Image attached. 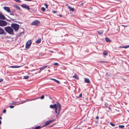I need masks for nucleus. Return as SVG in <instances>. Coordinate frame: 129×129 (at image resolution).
Listing matches in <instances>:
<instances>
[{"instance_id": "6ab92c4d", "label": "nucleus", "mask_w": 129, "mask_h": 129, "mask_svg": "<svg viewBox=\"0 0 129 129\" xmlns=\"http://www.w3.org/2000/svg\"><path fill=\"white\" fill-rule=\"evenodd\" d=\"M43 127V126H38L36 127L34 129H40Z\"/></svg>"}, {"instance_id": "f257e3e1", "label": "nucleus", "mask_w": 129, "mask_h": 129, "mask_svg": "<svg viewBox=\"0 0 129 129\" xmlns=\"http://www.w3.org/2000/svg\"><path fill=\"white\" fill-rule=\"evenodd\" d=\"M50 107L51 108H54L55 110V112L57 114L56 115V117L58 118L59 116L60 111L61 110V105L60 104L57 102L56 104H54L53 105H51Z\"/></svg>"}, {"instance_id": "4c0bfd02", "label": "nucleus", "mask_w": 129, "mask_h": 129, "mask_svg": "<svg viewBox=\"0 0 129 129\" xmlns=\"http://www.w3.org/2000/svg\"><path fill=\"white\" fill-rule=\"evenodd\" d=\"M56 12H57L55 11H53V13H56Z\"/></svg>"}, {"instance_id": "ea45409f", "label": "nucleus", "mask_w": 129, "mask_h": 129, "mask_svg": "<svg viewBox=\"0 0 129 129\" xmlns=\"http://www.w3.org/2000/svg\"><path fill=\"white\" fill-rule=\"evenodd\" d=\"M122 25L123 26H124V27H127V25Z\"/></svg>"}, {"instance_id": "dca6fc26", "label": "nucleus", "mask_w": 129, "mask_h": 129, "mask_svg": "<svg viewBox=\"0 0 129 129\" xmlns=\"http://www.w3.org/2000/svg\"><path fill=\"white\" fill-rule=\"evenodd\" d=\"M103 30H100L98 31V33L99 35H100L103 34Z\"/></svg>"}, {"instance_id": "473e14b6", "label": "nucleus", "mask_w": 129, "mask_h": 129, "mask_svg": "<svg viewBox=\"0 0 129 129\" xmlns=\"http://www.w3.org/2000/svg\"><path fill=\"white\" fill-rule=\"evenodd\" d=\"M82 93H81L79 95V96L78 97V98H80V97H82Z\"/></svg>"}, {"instance_id": "58836bf2", "label": "nucleus", "mask_w": 129, "mask_h": 129, "mask_svg": "<svg viewBox=\"0 0 129 129\" xmlns=\"http://www.w3.org/2000/svg\"><path fill=\"white\" fill-rule=\"evenodd\" d=\"M99 117L98 116H97L96 117V119H99Z\"/></svg>"}, {"instance_id": "20e7f679", "label": "nucleus", "mask_w": 129, "mask_h": 129, "mask_svg": "<svg viewBox=\"0 0 129 129\" xmlns=\"http://www.w3.org/2000/svg\"><path fill=\"white\" fill-rule=\"evenodd\" d=\"M32 43V41L31 40H29L27 41L26 44V48L27 49L29 48L31 46Z\"/></svg>"}, {"instance_id": "a19ab883", "label": "nucleus", "mask_w": 129, "mask_h": 129, "mask_svg": "<svg viewBox=\"0 0 129 129\" xmlns=\"http://www.w3.org/2000/svg\"><path fill=\"white\" fill-rule=\"evenodd\" d=\"M59 16L60 17H62V15H59Z\"/></svg>"}, {"instance_id": "c756f323", "label": "nucleus", "mask_w": 129, "mask_h": 129, "mask_svg": "<svg viewBox=\"0 0 129 129\" xmlns=\"http://www.w3.org/2000/svg\"><path fill=\"white\" fill-rule=\"evenodd\" d=\"M44 5L45 6L46 8L47 9L48 7V6L47 5V4L46 3H45L44 4Z\"/></svg>"}, {"instance_id": "f704fd0d", "label": "nucleus", "mask_w": 129, "mask_h": 129, "mask_svg": "<svg viewBox=\"0 0 129 129\" xmlns=\"http://www.w3.org/2000/svg\"><path fill=\"white\" fill-rule=\"evenodd\" d=\"M14 106H9V107L11 108H12L14 107Z\"/></svg>"}, {"instance_id": "f3484780", "label": "nucleus", "mask_w": 129, "mask_h": 129, "mask_svg": "<svg viewBox=\"0 0 129 129\" xmlns=\"http://www.w3.org/2000/svg\"><path fill=\"white\" fill-rule=\"evenodd\" d=\"M41 41V39L40 38L38 39V40H37L36 42V43L37 44H39L40 43Z\"/></svg>"}, {"instance_id": "9b49d317", "label": "nucleus", "mask_w": 129, "mask_h": 129, "mask_svg": "<svg viewBox=\"0 0 129 129\" xmlns=\"http://www.w3.org/2000/svg\"><path fill=\"white\" fill-rule=\"evenodd\" d=\"M6 17L5 16L1 13H0V19H5Z\"/></svg>"}, {"instance_id": "a18cd8bd", "label": "nucleus", "mask_w": 129, "mask_h": 129, "mask_svg": "<svg viewBox=\"0 0 129 129\" xmlns=\"http://www.w3.org/2000/svg\"><path fill=\"white\" fill-rule=\"evenodd\" d=\"M109 109H111V108H110V107H109Z\"/></svg>"}, {"instance_id": "a878e982", "label": "nucleus", "mask_w": 129, "mask_h": 129, "mask_svg": "<svg viewBox=\"0 0 129 129\" xmlns=\"http://www.w3.org/2000/svg\"><path fill=\"white\" fill-rule=\"evenodd\" d=\"M119 127L121 128H123L124 127V126L123 125H119Z\"/></svg>"}, {"instance_id": "f03ea898", "label": "nucleus", "mask_w": 129, "mask_h": 129, "mask_svg": "<svg viewBox=\"0 0 129 129\" xmlns=\"http://www.w3.org/2000/svg\"><path fill=\"white\" fill-rule=\"evenodd\" d=\"M5 31L9 34L13 35L14 34L13 30L11 27L7 26L4 28Z\"/></svg>"}, {"instance_id": "2f4dec72", "label": "nucleus", "mask_w": 129, "mask_h": 129, "mask_svg": "<svg viewBox=\"0 0 129 129\" xmlns=\"http://www.w3.org/2000/svg\"><path fill=\"white\" fill-rule=\"evenodd\" d=\"M44 96L43 95H42L40 98L41 99H43L44 98Z\"/></svg>"}, {"instance_id": "2eb2a0df", "label": "nucleus", "mask_w": 129, "mask_h": 129, "mask_svg": "<svg viewBox=\"0 0 129 129\" xmlns=\"http://www.w3.org/2000/svg\"><path fill=\"white\" fill-rule=\"evenodd\" d=\"M50 79L54 81L55 82H56L58 84H59L60 83V82L59 81L55 79L51 78Z\"/></svg>"}, {"instance_id": "412c9836", "label": "nucleus", "mask_w": 129, "mask_h": 129, "mask_svg": "<svg viewBox=\"0 0 129 129\" xmlns=\"http://www.w3.org/2000/svg\"><path fill=\"white\" fill-rule=\"evenodd\" d=\"M20 67V66H11L9 67L12 68H18Z\"/></svg>"}, {"instance_id": "37998d69", "label": "nucleus", "mask_w": 129, "mask_h": 129, "mask_svg": "<svg viewBox=\"0 0 129 129\" xmlns=\"http://www.w3.org/2000/svg\"><path fill=\"white\" fill-rule=\"evenodd\" d=\"M1 123H2L1 121L0 120V124H1Z\"/></svg>"}, {"instance_id": "ddd939ff", "label": "nucleus", "mask_w": 129, "mask_h": 129, "mask_svg": "<svg viewBox=\"0 0 129 129\" xmlns=\"http://www.w3.org/2000/svg\"><path fill=\"white\" fill-rule=\"evenodd\" d=\"M68 8L70 9L69 11H70L73 12L74 11V9L73 8H72L69 6H68Z\"/></svg>"}, {"instance_id": "c03bdc74", "label": "nucleus", "mask_w": 129, "mask_h": 129, "mask_svg": "<svg viewBox=\"0 0 129 129\" xmlns=\"http://www.w3.org/2000/svg\"><path fill=\"white\" fill-rule=\"evenodd\" d=\"M2 117H0V119H2Z\"/></svg>"}, {"instance_id": "49530a36", "label": "nucleus", "mask_w": 129, "mask_h": 129, "mask_svg": "<svg viewBox=\"0 0 129 129\" xmlns=\"http://www.w3.org/2000/svg\"><path fill=\"white\" fill-rule=\"evenodd\" d=\"M11 14V15H13V14Z\"/></svg>"}, {"instance_id": "5701e85b", "label": "nucleus", "mask_w": 129, "mask_h": 129, "mask_svg": "<svg viewBox=\"0 0 129 129\" xmlns=\"http://www.w3.org/2000/svg\"><path fill=\"white\" fill-rule=\"evenodd\" d=\"M103 54L104 55H108V53L105 50L104 51Z\"/></svg>"}, {"instance_id": "393cba45", "label": "nucleus", "mask_w": 129, "mask_h": 129, "mask_svg": "<svg viewBox=\"0 0 129 129\" xmlns=\"http://www.w3.org/2000/svg\"><path fill=\"white\" fill-rule=\"evenodd\" d=\"M123 48L126 49L129 47V45H127L123 46Z\"/></svg>"}, {"instance_id": "b1692460", "label": "nucleus", "mask_w": 129, "mask_h": 129, "mask_svg": "<svg viewBox=\"0 0 129 129\" xmlns=\"http://www.w3.org/2000/svg\"><path fill=\"white\" fill-rule=\"evenodd\" d=\"M36 99H27L26 100V101H25V102L26 101H33V100H35Z\"/></svg>"}, {"instance_id": "c85d7f7f", "label": "nucleus", "mask_w": 129, "mask_h": 129, "mask_svg": "<svg viewBox=\"0 0 129 129\" xmlns=\"http://www.w3.org/2000/svg\"><path fill=\"white\" fill-rule=\"evenodd\" d=\"M41 10L43 12H45V9L44 7H42L41 8Z\"/></svg>"}, {"instance_id": "0eeeda50", "label": "nucleus", "mask_w": 129, "mask_h": 129, "mask_svg": "<svg viewBox=\"0 0 129 129\" xmlns=\"http://www.w3.org/2000/svg\"><path fill=\"white\" fill-rule=\"evenodd\" d=\"M21 6L23 8L26 9L28 10H30V8L29 7V6L26 4H23L21 5Z\"/></svg>"}, {"instance_id": "e433bc0d", "label": "nucleus", "mask_w": 129, "mask_h": 129, "mask_svg": "<svg viewBox=\"0 0 129 129\" xmlns=\"http://www.w3.org/2000/svg\"><path fill=\"white\" fill-rule=\"evenodd\" d=\"M100 62H104V63H105V62H107L106 61H100Z\"/></svg>"}, {"instance_id": "6e6552de", "label": "nucleus", "mask_w": 129, "mask_h": 129, "mask_svg": "<svg viewBox=\"0 0 129 129\" xmlns=\"http://www.w3.org/2000/svg\"><path fill=\"white\" fill-rule=\"evenodd\" d=\"M3 9L8 13L10 12V8L8 7L5 6L3 8Z\"/></svg>"}, {"instance_id": "f8f14e48", "label": "nucleus", "mask_w": 129, "mask_h": 129, "mask_svg": "<svg viewBox=\"0 0 129 129\" xmlns=\"http://www.w3.org/2000/svg\"><path fill=\"white\" fill-rule=\"evenodd\" d=\"M47 67H48L47 65H45V66H43L42 67L40 68L39 69L40 71H42V70L44 69L45 68H46Z\"/></svg>"}, {"instance_id": "7ed1b4c3", "label": "nucleus", "mask_w": 129, "mask_h": 129, "mask_svg": "<svg viewBox=\"0 0 129 129\" xmlns=\"http://www.w3.org/2000/svg\"><path fill=\"white\" fill-rule=\"evenodd\" d=\"M11 26L13 29H14L16 32L18 31L19 27V25L15 23L11 24Z\"/></svg>"}, {"instance_id": "4468645a", "label": "nucleus", "mask_w": 129, "mask_h": 129, "mask_svg": "<svg viewBox=\"0 0 129 129\" xmlns=\"http://www.w3.org/2000/svg\"><path fill=\"white\" fill-rule=\"evenodd\" d=\"M14 6L17 9L19 10L20 11H21V9L20 7L17 5H14Z\"/></svg>"}, {"instance_id": "7c9ffc66", "label": "nucleus", "mask_w": 129, "mask_h": 129, "mask_svg": "<svg viewBox=\"0 0 129 129\" xmlns=\"http://www.w3.org/2000/svg\"><path fill=\"white\" fill-rule=\"evenodd\" d=\"M54 65L55 66H59V64L57 62H55L54 63Z\"/></svg>"}, {"instance_id": "cd10ccee", "label": "nucleus", "mask_w": 129, "mask_h": 129, "mask_svg": "<svg viewBox=\"0 0 129 129\" xmlns=\"http://www.w3.org/2000/svg\"><path fill=\"white\" fill-rule=\"evenodd\" d=\"M110 124L112 126H115V125L112 122H110Z\"/></svg>"}, {"instance_id": "1a4fd4ad", "label": "nucleus", "mask_w": 129, "mask_h": 129, "mask_svg": "<svg viewBox=\"0 0 129 129\" xmlns=\"http://www.w3.org/2000/svg\"><path fill=\"white\" fill-rule=\"evenodd\" d=\"M54 120H51L49 121H47L45 123V124L43 125V127L45 126H46L48 125L50 123L52 122Z\"/></svg>"}, {"instance_id": "4be33fe9", "label": "nucleus", "mask_w": 129, "mask_h": 129, "mask_svg": "<svg viewBox=\"0 0 129 129\" xmlns=\"http://www.w3.org/2000/svg\"><path fill=\"white\" fill-rule=\"evenodd\" d=\"M105 40L106 41L108 42H111V40L108 38H106Z\"/></svg>"}, {"instance_id": "aec40b11", "label": "nucleus", "mask_w": 129, "mask_h": 129, "mask_svg": "<svg viewBox=\"0 0 129 129\" xmlns=\"http://www.w3.org/2000/svg\"><path fill=\"white\" fill-rule=\"evenodd\" d=\"M85 82L89 83L90 82V81L88 79V78H85Z\"/></svg>"}, {"instance_id": "bb28decb", "label": "nucleus", "mask_w": 129, "mask_h": 129, "mask_svg": "<svg viewBox=\"0 0 129 129\" xmlns=\"http://www.w3.org/2000/svg\"><path fill=\"white\" fill-rule=\"evenodd\" d=\"M29 78V76H24V79H27Z\"/></svg>"}, {"instance_id": "c9c22d12", "label": "nucleus", "mask_w": 129, "mask_h": 129, "mask_svg": "<svg viewBox=\"0 0 129 129\" xmlns=\"http://www.w3.org/2000/svg\"><path fill=\"white\" fill-rule=\"evenodd\" d=\"M3 79H0V83L3 81Z\"/></svg>"}, {"instance_id": "79ce46f5", "label": "nucleus", "mask_w": 129, "mask_h": 129, "mask_svg": "<svg viewBox=\"0 0 129 129\" xmlns=\"http://www.w3.org/2000/svg\"><path fill=\"white\" fill-rule=\"evenodd\" d=\"M119 48H123V47H122V46H120L119 47Z\"/></svg>"}, {"instance_id": "423d86ee", "label": "nucleus", "mask_w": 129, "mask_h": 129, "mask_svg": "<svg viewBox=\"0 0 129 129\" xmlns=\"http://www.w3.org/2000/svg\"><path fill=\"white\" fill-rule=\"evenodd\" d=\"M7 25V22L5 21L2 20H0V26H4Z\"/></svg>"}, {"instance_id": "a211bd4d", "label": "nucleus", "mask_w": 129, "mask_h": 129, "mask_svg": "<svg viewBox=\"0 0 129 129\" xmlns=\"http://www.w3.org/2000/svg\"><path fill=\"white\" fill-rule=\"evenodd\" d=\"M73 77L77 79H79L77 75L75 74L73 76Z\"/></svg>"}, {"instance_id": "39448f33", "label": "nucleus", "mask_w": 129, "mask_h": 129, "mask_svg": "<svg viewBox=\"0 0 129 129\" xmlns=\"http://www.w3.org/2000/svg\"><path fill=\"white\" fill-rule=\"evenodd\" d=\"M40 24L39 21L38 20H36L34 21L31 23V25H36L38 26Z\"/></svg>"}, {"instance_id": "9d476101", "label": "nucleus", "mask_w": 129, "mask_h": 129, "mask_svg": "<svg viewBox=\"0 0 129 129\" xmlns=\"http://www.w3.org/2000/svg\"><path fill=\"white\" fill-rule=\"evenodd\" d=\"M4 30L2 28L0 27V35H2L4 34Z\"/></svg>"}, {"instance_id": "72a5a7b5", "label": "nucleus", "mask_w": 129, "mask_h": 129, "mask_svg": "<svg viewBox=\"0 0 129 129\" xmlns=\"http://www.w3.org/2000/svg\"><path fill=\"white\" fill-rule=\"evenodd\" d=\"M3 112L4 113H5L6 112V110L5 109H4L3 110Z\"/></svg>"}]
</instances>
